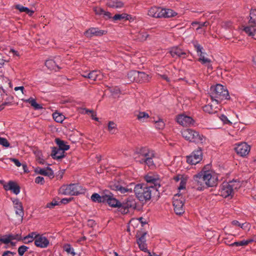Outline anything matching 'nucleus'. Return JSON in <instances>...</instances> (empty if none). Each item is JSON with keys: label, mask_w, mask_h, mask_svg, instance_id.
<instances>
[{"label": "nucleus", "mask_w": 256, "mask_h": 256, "mask_svg": "<svg viewBox=\"0 0 256 256\" xmlns=\"http://www.w3.org/2000/svg\"><path fill=\"white\" fill-rule=\"evenodd\" d=\"M105 193H106V190L103 192L102 196H100L97 193L93 194L91 196L92 200L94 202L104 203Z\"/></svg>", "instance_id": "a878e982"}, {"label": "nucleus", "mask_w": 256, "mask_h": 256, "mask_svg": "<svg viewBox=\"0 0 256 256\" xmlns=\"http://www.w3.org/2000/svg\"><path fill=\"white\" fill-rule=\"evenodd\" d=\"M209 164L204 167L200 172L194 176V188L198 190H202L208 187H213L217 184L218 178L210 170Z\"/></svg>", "instance_id": "f257e3e1"}, {"label": "nucleus", "mask_w": 256, "mask_h": 256, "mask_svg": "<svg viewBox=\"0 0 256 256\" xmlns=\"http://www.w3.org/2000/svg\"><path fill=\"white\" fill-rule=\"evenodd\" d=\"M155 157L154 150L146 146L137 148L134 153V158L136 162L147 165L150 168L156 167L153 160Z\"/></svg>", "instance_id": "f03ea898"}, {"label": "nucleus", "mask_w": 256, "mask_h": 256, "mask_svg": "<svg viewBox=\"0 0 256 256\" xmlns=\"http://www.w3.org/2000/svg\"><path fill=\"white\" fill-rule=\"evenodd\" d=\"M61 62V58L60 56L54 57V59H50L46 60L45 62V66L50 70H54L56 71L59 70L60 68L59 64Z\"/></svg>", "instance_id": "f8f14e48"}, {"label": "nucleus", "mask_w": 256, "mask_h": 256, "mask_svg": "<svg viewBox=\"0 0 256 256\" xmlns=\"http://www.w3.org/2000/svg\"><path fill=\"white\" fill-rule=\"evenodd\" d=\"M202 150L198 148L190 156H186V162L191 164H196L202 160Z\"/></svg>", "instance_id": "1a4fd4ad"}, {"label": "nucleus", "mask_w": 256, "mask_h": 256, "mask_svg": "<svg viewBox=\"0 0 256 256\" xmlns=\"http://www.w3.org/2000/svg\"><path fill=\"white\" fill-rule=\"evenodd\" d=\"M161 18H168L176 16L177 13L173 10L168 8H162Z\"/></svg>", "instance_id": "bb28decb"}, {"label": "nucleus", "mask_w": 256, "mask_h": 256, "mask_svg": "<svg viewBox=\"0 0 256 256\" xmlns=\"http://www.w3.org/2000/svg\"><path fill=\"white\" fill-rule=\"evenodd\" d=\"M194 46L198 54V56H199L198 58H205L202 52L203 48L196 42L194 43Z\"/></svg>", "instance_id": "f704fd0d"}, {"label": "nucleus", "mask_w": 256, "mask_h": 256, "mask_svg": "<svg viewBox=\"0 0 256 256\" xmlns=\"http://www.w3.org/2000/svg\"><path fill=\"white\" fill-rule=\"evenodd\" d=\"M74 200V198H64L60 202V203L66 204Z\"/></svg>", "instance_id": "052dcab7"}, {"label": "nucleus", "mask_w": 256, "mask_h": 256, "mask_svg": "<svg viewBox=\"0 0 256 256\" xmlns=\"http://www.w3.org/2000/svg\"><path fill=\"white\" fill-rule=\"evenodd\" d=\"M99 75L100 72L96 70H92L88 74V78L93 81L96 80Z\"/></svg>", "instance_id": "e433bc0d"}, {"label": "nucleus", "mask_w": 256, "mask_h": 256, "mask_svg": "<svg viewBox=\"0 0 256 256\" xmlns=\"http://www.w3.org/2000/svg\"><path fill=\"white\" fill-rule=\"evenodd\" d=\"M110 187L112 190L116 191H120L121 194L131 192H132V188L123 187L118 182L111 183Z\"/></svg>", "instance_id": "4be33fe9"}, {"label": "nucleus", "mask_w": 256, "mask_h": 256, "mask_svg": "<svg viewBox=\"0 0 256 256\" xmlns=\"http://www.w3.org/2000/svg\"><path fill=\"white\" fill-rule=\"evenodd\" d=\"M60 204V202H58L56 199H54L52 202H48L46 204V207L50 208H53L56 206Z\"/></svg>", "instance_id": "09e8293b"}, {"label": "nucleus", "mask_w": 256, "mask_h": 256, "mask_svg": "<svg viewBox=\"0 0 256 256\" xmlns=\"http://www.w3.org/2000/svg\"><path fill=\"white\" fill-rule=\"evenodd\" d=\"M93 10L95 12V14L98 16H102L104 12V10L102 8L98 6L94 7Z\"/></svg>", "instance_id": "3c124183"}, {"label": "nucleus", "mask_w": 256, "mask_h": 256, "mask_svg": "<svg viewBox=\"0 0 256 256\" xmlns=\"http://www.w3.org/2000/svg\"><path fill=\"white\" fill-rule=\"evenodd\" d=\"M28 249V248L26 246L22 245L18 248V254L20 256L24 255V252Z\"/></svg>", "instance_id": "de8ad7c7"}, {"label": "nucleus", "mask_w": 256, "mask_h": 256, "mask_svg": "<svg viewBox=\"0 0 256 256\" xmlns=\"http://www.w3.org/2000/svg\"><path fill=\"white\" fill-rule=\"evenodd\" d=\"M8 239H10V242L12 240H22V238L20 235L16 234H8Z\"/></svg>", "instance_id": "864d4df0"}, {"label": "nucleus", "mask_w": 256, "mask_h": 256, "mask_svg": "<svg viewBox=\"0 0 256 256\" xmlns=\"http://www.w3.org/2000/svg\"><path fill=\"white\" fill-rule=\"evenodd\" d=\"M210 95L212 100L216 104L221 102L222 100H229L230 96L227 89L220 84L212 86L210 88Z\"/></svg>", "instance_id": "20e7f679"}, {"label": "nucleus", "mask_w": 256, "mask_h": 256, "mask_svg": "<svg viewBox=\"0 0 256 256\" xmlns=\"http://www.w3.org/2000/svg\"><path fill=\"white\" fill-rule=\"evenodd\" d=\"M144 180L147 182L148 186L152 185V186L156 187V189L158 190V188L160 186V184L159 179L154 174L152 173L148 174L144 176Z\"/></svg>", "instance_id": "ddd939ff"}, {"label": "nucleus", "mask_w": 256, "mask_h": 256, "mask_svg": "<svg viewBox=\"0 0 256 256\" xmlns=\"http://www.w3.org/2000/svg\"><path fill=\"white\" fill-rule=\"evenodd\" d=\"M148 34L145 32H141L137 35V39L140 42L144 41L148 36Z\"/></svg>", "instance_id": "a18cd8bd"}, {"label": "nucleus", "mask_w": 256, "mask_h": 256, "mask_svg": "<svg viewBox=\"0 0 256 256\" xmlns=\"http://www.w3.org/2000/svg\"><path fill=\"white\" fill-rule=\"evenodd\" d=\"M36 235V232H32L28 234L26 236H24L23 238H22V240H23V242L24 244H28L32 242L34 240H35Z\"/></svg>", "instance_id": "c85d7f7f"}, {"label": "nucleus", "mask_w": 256, "mask_h": 256, "mask_svg": "<svg viewBox=\"0 0 256 256\" xmlns=\"http://www.w3.org/2000/svg\"><path fill=\"white\" fill-rule=\"evenodd\" d=\"M87 113L88 112H90V113H92V118L93 120H96V121H98V118L96 116V114H94V112L92 110H87Z\"/></svg>", "instance_id": "338daca9"}, {"label": "nucleus", "mask_w": 256, "mask_h": 256, "mask_svg": "<svg viewBox=\"0 0 256 256\" xmlns=\"http://www.w3.org/2000/svg\"><path fill=\"white\" fill-rule=\"evenodd\" d=\"M52 116L54 119L57 122H62L64 118V116L58 112H54Z\"/></svg>", "instance_id": "58836bf2"}, {"label": "nucleus", "mask_w": 256, "mask_h": 256, "mask_svg": "<svg viewBox=\"0 0 256 256\" xmlns=\"http://www.w3.org/2000/svg\"><path fill=\"white\" fill-rule=\"evenodd\" d=\"M55 142L58 146V148L60 150L64 152L70 148V146L66 144L64 140H62L59 138H56L55 139Z\"/></svg>", "instance_id": "c756f323"}, {"label": "nucleus", "mask_w": 256, "mask_h": 256, "mask_svg": "<svg viewBox=\"0 0 256 256\" xmlns=\"http://www.w3.org/2000/svg\"><path fill=\"white\" fill-rule=\"evenodd\" d=\"M232 224L234 226H238L244 229V224H240L238 221L234 220L232 221Z\"/></svg>", "instance_id": "bf43d9fd"}, {"label": "nucleus", "mask_w": 256, "mask_h": 256, "mask_svg": "<svg viewBox=\"0 0 256 256\" xmlns=\"http://www.w3.org/2000/svg\"><path fill=\"white\" fill-rule=\"evenodd\" d=\"M64 154V151L60 150L56 147L54 146L52 148L50 156L53 159L58 160H61L65 156Z\"/></svg>", "instance_id": "5701e85b"}, {"label": "nucleus", "mask_w": 256, "mask_h": 256, "mask_svg": "<svg viewBox=\"0 0 256 256\" xmlns=\"http://www.w3.org/2000/svg\"><path fill=\"white\" fill-rule=\"evenodd\" d=\"M35 182L38 184H44V178L42 176H38L35 179Z\"/></svg>", "instance_id": "6e6d98bb"}, {"label": "nucleus", "mask_w": 256, "mask_h": 256, "mask_svg": "<svg viewBox=\"0 0 256 256\" xmlns=\"http://www.w3.org/2000/svg\"><path fill=\"white\" fill-rule=\"evenodd\" d=\"M128 16H130L126 14H116L112 17V19L114 21L121 20L124 19L128 20Z\"/></svg>", "instance_id": "c9c22d12"}, {"label": "nucleus", "mask_w": 256, "mask_h": 256, "mask_svg": "<svg viewBox=\"0 0 256 256\" xmlns=\"http://www.w3.org/2000/svg\"><path fill=\"white\" fill-rule=\"evenodd\" d=\"M26 8V7H24L20 4H16L15 6L16 9L19 10L20 12H24Z\"/></svg>", "instance_id": "0e129e2a"}, {"label": "nucleus", "mask_w": 256, "mask_h": 256, "mask_svg": "<svg viewBox=\"0 0 256 256\" xmlns=\"http://www.w3.org/2000/svg\"><path fill=\"white\" fill-rule=\"evenodd\" d=\"M250 20H248V24H252L256 26V10L252 9L250 13Z\"/></svg>", "instance_id": "473e14b6"}, {"label": "nucleus", "mask_w": 256, "mask_h": 256, "mask_svg": "<svg viewBox=\"0 0 256 256\" xmlns=\"http://www.w3.org/2000/svg\"><path fill=\"white\" fill-rule=\"evenodd\" d=\"M108 6L112 8H120L124 6V3L118 0H110L108 2Z\"/></svg>", "instance_id": "7c9ffc66"}, {"label": "nucleus", "mask_w": 256, "mask_h": 256, "mask_svg": "<svg viewBox=\"0 0 256 256\" xmlns=\"http://www.w3.org/2000/svg\"><path fill=\"white\" fill-rule=\"evenodd\" d=\"M158 190L152 185L148 186L144 184H139L135 186L134 192L136 197L140 202H146L150 200L152 193Z\"/></svg>", "instance_id": "7ed1b4c3"}, {"label": "nucleus", "mask_w": 256, "mask_h": 256, "mask_svg": "<svg viewBox=\"0 0 256 256\" xmlns=\"http://www.w3.org/2000/svg\"><path fill=\"white\" fill-rule=\"evenodd\" d=\"M60 192L64 195L78 196L84 192L85 189L83 188L78 184H71L68 185H64L60 188Z\"/></svg>", "instance_id": "423d86ee"}, {"label": "nucleus", "mask_w": 256, "mask_h": 256, "mask_svg": "<svg viewBox=\"0 0 256 256\" xmlns=\"http://www.w3.org/2000/svg\"><path fill=\"white\" fill-rule=\"evenodd\" d=\"M0 144L6 148L10 146V143L6 138L0 137Z\"/></svg>", "instance_id": "603ef678"}, {"label": "nucleus", "mask_w": 256, "mask_h": 256, "mask_svg": "<svg viewBox=\"0 0 256 256\" xmlns=\"http://www.w3.org/2000/svg\"><path fill=\"white\" fill-rule=\"evenodd\" d=\"M232 190L234 189H237L240 186V182L238 180H232L229 182Z\"/></svg>", "instance_id": "37998d69"}, {"label": "nucleus", "mask_w": 256, "mask_h": 256, "mask_svg": "<svg viewBox=\"0 0 256 256\" xmlns=\"http://www.w3.org/2000/svg\"><path fill=\"white\" fill-rule=\"evenodd\" d=\"M16 254V253L14 252H10L9 250H7V251L4 252L3 253L2 256H12Z\"/></svg>", "instance_id": "69168bd1"}, {"label": "nucleus", "mask_w": 256, "mask_h": 256, "mask_svg": "<svg viewBox=\"0 0 256 256\" xmlns=\"http://www.w3.org/2000/svg\"><path fill=\"white\" fill-rule=\"evenodd\" d=\"M50 242L48 239L42 234H37L34 244L36 246L40 248H46L49 245Z\"/></svg>", "instance_id": "2eb2a0df"}, {"label": "nucleus", "mask_w": 256, "mask_h": 256, "mask_svg": "<svg viewBox=\"0 0 256 256\" xmlns=\"http://www.w3.org/2000/svg\"><path fill=\"white\" fill-rule=\"evenodd\" d=\"M10 160L14 162V164H16V166L19 167L22 165V164L16 158H10Z\"/></svg>", "instance_id": "e2e57ef3"}, {"label": "nucleus", "mask_w": 256, "mask_h": 256, "mask_svg": "<svg viewBox=\"0 0 256 256\" xmlns=\"http://www.w3.org/2000/svg\"><path fill=\"white\" fill-rule=\"evenodd\" d=\"M198 60L202 64H208L207 66L208 68L212 69V66L210 64L211 60L208 58H198Z\"/></svg>", "instance_id": "a19ab883"}, {"label": "nucleus", "mask_w": 256, "mask_h": 256, "mask_svg": "<svg viewBox=\"0 0 256 256\" xmlns=\"http://www.w3.org/2000/svg\"><path fill=\"white\" fill-rule=\"evenodd\" d=\"M162 8L160 7H152L148 12V14L152 17L161 18Z\"/></svg>", "instance_id": "b1692460"}, {"label": "nucleus", "mask_w": 256, "mask_h": 256, "mask_svg": "<svg viewBox=\"0 0 256 256\" xmlns=\"http://www.w3.org/2000/svg\"><path fill=\"white\" fill-rule=\"evenodd\" d=\"M138 247L141 250H142L144 252H146L148 254V256H153V254H152L150 251L147 248V244L146 242H137Z\"/></svg>", "instance_id": "4c0bfd02"}, {"label": "nucleus", "mask_w": 256, "mask_h": 256, "mask_svg": "<svg viewBox=\"0 0 256 256\" xmlns=\"http://www.w3.org/2000/svg\"><path fill=\"white\" fill-rule=\"evenodd\" d=\"M203 108H204V110L206 112H208L209 114L212 112V109L211 105H209V104L206 105L204 106Z\"/></svg>", "instance_id": "13d9d810"}, {"label": "nucleus", "mask_w": 256, "mask_h": 256, "mask_svg": "<svg viewBox=\"0 0 256 256\" xmlns=\"http://www.w3.org/2000/svg\"><path fill=\"white\" fill-rule=\"evenodd\" d=\"M176 122L184 126H189L194 123V120L191 117L184 114H180L177 116Z\"/></svg>", "instance_id": "f3484780"}, {"label": "nucleus", "mask_w": 256, "mask_h": 256, "mask_svg": "<svg viewBox=\"0 0 256 256\" xmlns=\"http://www.w3.org/2000/svg\"><path fill=\"white\" fill-rule=\"evenodd\" d=\"M184 200L178 194H176L173 198V206L174 210L176 214L180 215L184 213Z\"/></svg>", "instance_id": "6e6552de"}, {"label": "nucleus", "mask_w": 256, "mask_h": 256, "mask_svg": "<svg viewBox=\"0 0 256 256\" xmlns=\"http://www.w3.org/2000/svg\"><path fill=\"white\" fill-rule=\"evenodd\" d=\"M150 78L144 72L138 71L137 82L142 83L149 82Z\"/></svg>", "instance_id": "393cba45"}, {"label": "nucleus", "mask_w": 256, "mask_h": 256, "mask_svg": "<svg viewBox=\"0 0 256 256\" xmlns=\"http://www.w3.org/2000/svg\"><path fill=\"white\" fill-rule=\"evenodd\" d=\"M250 146L246 142L238 144L235 148V150L238 154L244 156L247 155L250 151Z\"/></svg>", "instance_id": "dca6fc26"}, {"label": "nucleus", "mask_w": 256, "mask_h": 256, "mask_svg": "<svg viewBox=\"0 0 256 256\" xmlns=\"http://www.w3.org/2000/svg\"><path fill=\"white\" fill-rule=\"evenodd\" d=\"M106 192L105 193L104 202H106L111 207L116 208L118 210L120 202L114 198V194L108 190H106Z\"/></svg>", "instance_id": "9d476101"}, {"label": "nucleus", "mask_w": 256, "mask_h": 256, "mask_svg": "<svg viewBox=\"0 0 256 256\" xmlns=\"http://www.w3.org/2000/svg\"><path fill=\"white\" fill-rule=\"evenodd\" d=\"M155 126L158 129L162 130L164 127V123L162 120H160L156 122Z\"/></svg>", "instance_id": "8fccbe9b"}, {"label": "nucleus", "mask_w": 256, "mask_h": 256, "mask_svg": "<svg viewBox=\"0 0 256 256\" xmlns=\"http://www.w3.org/2000/svg\"><path fill=\"white\" fill-rule=\"evenodd\" d=\"M102 17L106 20L112 18L111 14L110 12H106L105 10H104V12L102 14Z\"/></svg>", "instance_id": "680f3d73"}, {"label": "nucleus", "mask_w": 256, "mask_h": 256, "mask_svg": "<svg viewBox=\"0 0 256 256\" xmlns=\"http://www.w3.org/2000/svg\"><path fill=\"white\" fill-rule=\"evenodd\" d=\"M108 130L110 134H115L117 131L116 124L114 122L110 121L108 124Z\"/></svg>", "instance_id": "ea45409f"}, {"label": "nucleus", "mask_w": 256, "mask_h": 256, "mask_svg": "<svg viewBox=\"0 0 256 256\" xmlns=\"http://www.w3.org/2000/svg\"><path fill=\"white\" fill-rule=\"evenodd\" d=\"M136 202L132 197H128L122 202H120L118 211L122 214H126L136 208Z\"/></svg>", "instance_id": "0eeeda50"}, {"label": "nucleus", "mask_w": 256, "mask_h": 256, "mask_svg": "<svg viewBox=\"0 0 256 256\" xmlns=\"http://www.w3.org/2000/svg\"><path fill=\"white\" fill-rule=\"evenodd\" d=\"M137 76L138 71L137 70H130L127 74V76L130 82H137Z\"/></svg>", "instance_id": "72a5a7b5"}, {"label": "nucleus", "mask_w": 256, "mask_h": 256, "mask_svg": "<svg viewBox=\"0 0 256 256\" xmlns=\"http://www.w3.org/2000/svg\"><path fill=\"white\" fill-rule=\"evenodd\" d=\"M170 53L172 58L177 56L184 58L187 56L186 53L178 46L171 48L170 50Z\"/></svg>", "instance_id": "a211bd4d"}, {"label": "nucleus", "mask_w": 256, "mask_h": 256, "mask_svg": "<svg viewBox=\"0 0 256 256\" xmlns=\"http://www.w3.org/2000/svg\"><path fill=\"white\" fill-rule=\"evenodd\" d=\"M255 27H256V26L248 24V26L244 27L243 30L249 36H254L256 31Z\"/></svg>", "instance_id": "2f4dec72"}, {"label": "nucleus", "mask_w": 256, "mask_h": 256, "mask_svg": "<svg viewBox=\"0 0 256 256\" xmlns=\"http://www.w3.org/2000/svg\"><path fill=\"white\" fill-rule=\"evenodd\" d=\"M107 31L100 30L98 28H90L84 32V35L88 38L93 36H101L106 34Z\"/></svg>", "instance_id": "9b49d317"}, {"label": "nucleus", "mask_w": 256, "mask_h": 256, "mask_svg": "<svg viewBox=\"0 0 256 256\" xmlns=\"http://www.w3.org/2000/svg\"><path fill=\"white\" fill-rule=\"evenodd\" d=\"M4 188L6 191L11 190L16 194L20 192V186L13 181H9L8 184H4Z\"/></svg>", "instance_id": "aec40b11"}, {"label": "nucleus", "mask_w": 256, "mask_h": 256, "mask_svg": "<svg viewBox=\"0 0 256 256\" xmlns=\"http://www.w3.org/2000/svg\"><path fill=\"white\" fill-rule=\"evenodd\" d=\"M220 118L225 124H232V122L228 120L227 116L224 114H222L220 116Z\"/></svg>", "instance_id": "4d7b16f0"}, {"label": "nucleus", "mask_w": 256, "mask_h": 256, "mask_svg": "<svg viewBox=\"0 0 256 256\" xmlns=\"http://www.w3.org/2000/svg\"><path fill=\"white\" fill-rule=\"evenodd\" d=\"M233 191L229 182H223L220 186V195L224 198H227L230 196L233 193Z\"/></svg>", "instance_id": "4468645a"}, {"label": "nucleus", "mask_w": 256, "mask_h": 256, "mask_svg": "<svg viewBox=\"0 0 256 256\" xmlns=\"http://www.w3.org/2000/svg\"><path fill=\"white\" fill-rule=\"evenodd\" d=\"M146 232H144L142 234H140V232H137L136 234V237L138 238L137 239V242H146Z\"/></svg>", "instance_id": "c03bdc74"}, {"label": "nucleus", "mask_w": 256, "mask_h": 256, "mask_svg": "<svg viewBox=\"0 0 256 256\" xmlns=\"http://www.w3.org/2000/svg\"><path fill=\"white\" fill-rule=\"evenodd\" d=\"M22 100L24 102L29 103L30 106H32L36 110H38L43 108L41 104H38L36 102V100L32 98H30L26 100Z\"/></svg>", "instance_id": "cd10ccee"}, {"label": "nucleus", "mask_w": 256, "mask_h": 256, "mask_svg": "<svg viewBox=\"0 0 256 256\" xmlns=\"http://www.w3.org/2000/svg\"><path fill=\"white\" fill-rule=\"evenodd\" d=\"M14 204L16 214L22 219L24 216V210L22 203L18 198L12 199Z\"/></svg>", "instance_id": "6ab92c4d"}, {"label": "nucleus", "mask_w": 256, "mask_h": 256, "mask_svg": "<svg viewBox=\"0 0 256 256\" xmlns=\"http://www.w3.org/2000/svg\"><path fill=\"white\" fill-rule=\"evenodd\" d=\"M34 172L36 174H40L44 176H48L50 179L54 178V176L52 170L50 167H46V168H44L37 167L36 168Z\"/></svg>", "instance_id": "412c9836"}, {"label": "nucleus", "mask_w": 256, "mask_h": 256, "mask_svg": "<svg viewBox=\"0 0 256 256\" xmlns=\"http://www.w3.org/2000/svg\"><path fill=\"white\" fill-rule=\"evenodd\" d=\"M248 240H243L240 242H234L231 244H230L229 246H246L248 244Z\"/></svg>", "instance_id": "79ce46f5"}, {"label": "nucleus", "mask_w": 256, "mask_h": 256, "mask_svg": "<svg viewBox=\"0 0 256 256\" xmlns=\"http://www.w3.org/2000/svg\"><path fill=\"white\" fill-rule=\"evenodd\" d=\"M182 137L190 142L196 144H202L205 141V137L200 133L191 128H186L181 132Z\"/></svg>", "instance_id": "39448f33"}, {"label": "nucleus", "mask_w": 256, "mask_h": 256, "mask_svg": "<svg viewBox=\"0 0 256 256\" xmlns=\"http://www.w3.org/2000/svg\"><path fill=\"white\" fill-rule=\"evenodd\" d=\"M0 242L5 244L10 243V239H8V236H0Z\"/></svg>", "instance_id": "5fc2aeb1"}, {"label": "nucleus", "mask_w": 256, "mask_h": 256, "mask_svg": "<svg viewBox=\"0 0 256 256\" xmlns=\"http://www.w3.org/2000/svg\"><path fill=\"white\" fill-rule=\"evenodd\" d=\"M149 118V115L148 113L146 112H139L138 114L137 115V118L140 120L144 122L145 118Z\"/></svg>", "instance_id": "49530a36"}, {"label": "nucleus", "mask_w": 256, "mask_h": 256, "mask_svg": "<svg viewBox=\"0 0 256 256\" xmlns=\"http://www.w3.org/2000/svg\"><path fill=\"white\" fill-rule=\"evenodd\" d=\"M208 22H198V29L201 28L203 26H207L208 24Z\"/></svg>", "instance_id": "774afa93"}]
</instances>
